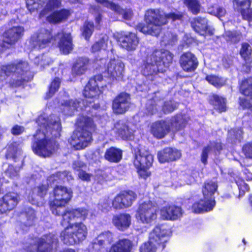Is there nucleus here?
<instances>
[{
	"mask_svg": "<svg viewBox=\"0 0 252 252\" xmlns=\"http://www.w3.org/2000/svg\"><path fill=\"white\" fill-rule=\"evenodd\" d=\"M94 31V24L92 22H86L82 28V35L87 39L90 37Z\"/></svg>",
	"mask_w": 252,
	"mask_h": 252,
	"instance_id": "6e6d98bb",
	"label": "nucleus"
},
{
	"mask_svg": "<svg viewBox=\"0 0 252 252\" xmlns=\"http://www.w3.org/2000/svg\"><path fill=\"white\" fill-rule=\"evenodd\" d=\"M210 102L214 108L219 112H223L226 110V102L224 98L216 94H212L210 96Z\"/></svg>",
	"mask_w": 252,
	"mask_h": 252,
	"instance_id": "4c0bfd02",
	"label": "nucleus"
},
{
	"mask_svg": "<svg viewBox=\"0 0 252 252\" xmlns=\"http://www.w3.org/2000/svg\"><path fill=\"white\" fill-rule=\"evenodd\" d=\"M240 91L241 93L248 97L240 98V105L243 108H248L250 114L252 116V98L249 95H252V78L245 79L241 84Z\"/></svg>",
	"mask_w": 252,
	"mask_h": 252,
	"instance_id": "ddd939ff",
	"label": "nucleus"
},
{
	"mask_svg": "<svg viewBox=\"0 0 252 252\" xmlns=\"http://www.w3.org/2000/svg\"><path fill=\"white\" fill-rule=\"evenodd\" d=\"M53 193L55 198L50 203L51 210L54 215L60 216L65 211V205L71 199L73 192L70 188L57 186Z\"/></svg>",
	"mask_w": 252,
	"mask_h": 252,
	"instance_id": "1a4fd4ad",
	"label": "nucleus"
},
{
	"mask_svg": "<svg viewBox=\"0 0 252 252\" xmlns=\"http://www.w3.org/2000/svg\"><path fill=\"white\" fill-rule=\"evenodd\" d=\"M98 2L102 3L105 6L109 8L114 11L120 12L119 8V5L116 4L115 3L110 2L107 0H96Z\"/></svg>",
	"mask_w": 252,
	"mask_h": 252,
	"instance_id": "680f3d73",
	"label": "nucleus"
},
{
	"mask_svg": "<svg viewBox=\"0 0 252 252\" xmlns=\"http://www.w3.org/2000/svg\"><path fill=\"white\" fill-rule=\"evenodd\" d=\"M172 234V228L167 223L156 225L150 233L148 240L141 245L140 252H157L158 249L163 250Z\"/></svg>",
	"mask_w": 252,
	"mask_h": 252,
	"instance_id": "7ed1b4c3",
	"label": "nucleus"
},
{
	"mask_svg": "<svg viewBox=\"0 0 252 252\" xmlns=\"http://www.w3.org/2000/svg\"><path fill=\"white\" fill-rule=\"evenodd\" d=\"M19 201V195L15 192H9L0 198V214L13 209Z\"/></svg>",
	"mask_w": 252,
	"mask_h": 252,
	"instance_id": "6ab92c4d",
	"label": "nucleus"
},
{
	"mask_svg": "<svg viewBox=\"0 0 252 252\" xmlns=\"http://www.w3.org/2000/svg\"><path fill=\"white\" fill-rule=\"evenodd\" d=\"M160 215L163 220H174L181 219L183 215V211L180 207L171 206L168 208L161 209Z\"/></svg>",
	"mask_w": 252,
	"mask_h": 252,
	"instance_id": "7c9ffc66",
	"label": "nucleus"
},
{
	"mask_svg": "<svg viewBox=\"0 0 252 252\" xmlns=\"http://www.w3.org/2000/svg\"><path fill=\"white\" fill-rule=\"evenodd\" d=\"M136 198V195L132 191H124L115 197L112 205L116 209L128 207L131 205Z\"/></svg>",
	"mask_w": 252,
	"mask_h": 252,
	"instance_id": "f3484780",
	"label": "nucleus"
},
{
	"mask_svg": "<svg viewBox=\"0 0 252 252\" xmlns=\"http://www.w3.org/2000/svg\"><path fill=\"white\" fill-rule=\"evenodd\" d=\"M182 17V13L179 12L165 14L161 12L158 9H150L148 10L145 14L147 25H139L138 29L141 32L145 34L157 36L160 32V27L166 23L167 19L175 21L181 19Z\"/></svg>",
	"mask_w": 252,
	"mask_h": 252,
	"instance_id": "f03ea898",
	"label": "nucleus"
},
{
	"mask_svg": "<svg viewBox=\"0 0 252 252\" xmlns=\"http://www.w3.org/2000/svg\"><path fill=\"white\" fill-rule=\"evenodd\" d=\"M119 41L121 46L128 51L135 50L139 43L136 35L133 33L125 35L120 38Z\"/></svg>",
	"mask_w": 252,
	"mask_h": 252,
	"instance_id": "473e14b6",
	"label": "nucleus"
},
{
	"mask_svg": "<svg viewBox=\"0 0 252 252\" xmlns=\"http://www.w3.org/2000/svg\"><path fill=\"white\" fill-rule=\"evenodd\" d=\"M208 11L210 14L219 18L223 17L225 14V10L223 8L217 5L210 6L208 8Z\"/></svg>",
	"mask_w": 252,
	"mask_h": 252,
	"instance_id": "13d9d810",
	"label": "nucleus"
},
{
	"mask_svg": "<svg viewBox=\"0 0 252 252\" xmlns=\"http://www.w3.org/2000/svg\"><path fill=\"white\" fill-rule=\"evenodd\" d=\"M216 205L214 196H204L198 202H195L192 210L196 213H201L212 211Z\"/></svg>",
	"mask_w": 252,
	"mask_h": 252,
	"instance_id": "412c9836",
	"label": "nucleus"
},
{
	"mask_svg": "<svg viewBox=\"0 0 252 252\" xmlns=\"http://www.w3.org/2000/svg\"><path fill=\"white\" fill-rule=\"evenodd\" d=\"M173 55L167 50H156L147 57L142 66L144 75L150 76L163 72L173 60Z\"/></svg>",
	"mask_w": 252,
	"mask_h": 252,
	"instance_id": "39448f33",
	"label": "nucleus"
},
{
	"mask_svg": "<svg viewBox=\"0 0 252 252\" xmlns=\"http://www.w3.org/2000/svg\"><path fill=\"white\" fill-rule=\"evenodd\" d=\"M108 44V37H103L99 41L95 43L92 47L93 52H96L101 50H105L107 49Z\"/></svg>",
	"mask_w": 252,
	"mask_h": 252,
	"instance_id": "a18cd8bd",
	"label": "nucleus"
},
{
	"mask_svg": "<svg viewBox=\"0 0 252 252\" xmlns=\"http://www.w3.org/2000/svg\"><path fill=\"white\" fill-rule=\"evenodd\" d=\"M63 217L64 220L72 219H79L85 220L90 219L89 217V213L87 210L84 208H78L76 209H71L66 210L60 214Z\"/></svg>",
	"mask_w": 252,
	"mask_h": 252,
	"instance_id": "c85d7f7f",
	"label": "nucleus"
},
{
	"mask_svg": "<svg viewBox=\"0 0 252 252\" xmlns=\"http://www.w3.org/2000/svg\"><path fill=\"white\" fill-rule=\"evenodd\" d=\"M205 79L209 84L216 88L221 87L226 82L225 79L215 75H208L206 76Z\"/></svg>",
	"mask_w": 252,
	"mask_h": 252,
	"instance_id": "a19ab883",
	"label": "nucleus"
},
{
	"mask_svg": "<svg viewBox=\"0 0 252 252\" xmlns=\"http://www.w3.org/2000/svg\"><path fill=\"white\" fill-rule=\"evenodd\" d=\"M153 101H150L147 104L146 109L148 114L153 115L158 112L157 105L153 103Z\"/></svg>",
	"mask_w": 252,
	"mask_h": 252,
	"instance_id": "0e129e2a",
	"label": "nucleus"
},
{
	"mask_svg": "<svg viewBox=\"0 0 252 252\" xmlns=\"http://www.w3.org/2000/svg\"><path fill=\"white\" fill-rule=\"evenodd\" d=\"M233 4L234 9L241 12L244 19L252 21V8H250L251 0H233Z\"/></svg>",
	"mask_w": 252,
	"mask_h": 252,
	"instance_id": "5701e85b",
	"label": "nucleus"
},
{
	"mask_svg": "<svg viewBox=\"0 0 252 252\" xmlns=\"http://www.w3.org/2000/svg\"><path fill=\"white\" fill-rule=\"evenodd\" d=\"M252 48L250 45L247 43H243L242 44V47L240 51V54L241 57L247 62L246 63H249L250 56L252 53Z\"/></svg>",
	"mask_w": 252,
	"mask_h": 252,
	"instance_id": "3c124183",
	"label": "nucleus"
},
{
	"mask_svg": "<svg viewBox=\"0 0 252 252\" xmlns=\"http://www.w3.org/2000/svg\"><path fill=\"white\" fill-rule=\"evenodd\" d=\"M104 158L110 162H118L122 159V151L115 147H111L106 151Z\"/></svg>",
	"mask_w": 252,
	"mask_h": 252,
	"instance_id": "f704fd0d",
	"label": "nucleus"
},
{
	"mask_svg": "<svg viewBox=\"0 0 252 252\" xmlns=\"http://www.w3.org/2000/svg\"><path fill=\"white\" fill-rule=\"evenodd\" d=\"M88 250L89 252H105L106 248L95 239L89 244Z\"/></svg>",
	"mask_w": 252,
	"mask_h": 252,
	"instance_id": "37998d69",
	"label": "nucleus"
},
{
	"mask_svg": "<svg viewBox=\"0 0 252 252\" xmlns=\"http://www.w3.org/2000/svg\"><path fill=\"white\" fill-rule=\"evenodd\" d=\"M43 3H44V0H27V8L31 13L34 12L35 10H37L40 7H42Z\"/></svg>",
	"mask_w": 252,
	"mask_h": 252,
	"instance_id": "864d4df0",
	"label": "nucleus"
},
{
	"mask_svg": "<svg viewBox=\"0 0 252 252\" xmlns=\"http://www.w3.org/2000/svg\"><path fill=\"white\" fill-rule=\"evenodd\" d=\"M191 24L193 30L200 35H211L214 33V29L208 25V20L205 18H195L191 21Z\"/></svg>",
	"mask_w": 252,
	"mask_h": 252,
	"instance_id": "aec40b11",
	"label": "nucleus"
},
{
	"mask_svg": "<svg viewBox=\"0 0 252 252\" xmlns=\"http://www.w3.org/2000/svg\"><path fill=\"white\" fill-rule=\"evenodd\" d=\"M25 30L22 26H16L7 30L4 33L3 42L10 45L14 44L24 35Z\"/></svg>",
	"mask_w": 252,
	"mask_h": 252,
	"instance_id": "4be33fe9",
	"label": "nucleus"
},
{
	"mask_svg": "<svg viewBox=\"0 0 252 252\" xmlns=\"http://www.w3.org/2000/svg\"><path fill=\"white\" fill-rule=\"evenodd\" d=\"M180 62L182 68L187 72L194 71L198 65L196 58L190 52L183 54L181 57Z\"/></svg>",
	"mask_w": 252,
	"mask_h": 252,
	"instance_id": "bb28decb",
	"label": "nucleus"
},
{
	"mask_svg": "<svg viewBox=\"0 0 252 252\" xmlns=\"http://www.w3.org/2000/svg\"><path fill=\"white\" fill-rule=\"evenodd\" d=\"M3 168L4 175L10 178H17L19 175V167L4 164L3 166Z\"/></svg>",
	"mask_w": 252,
	"mask_h": 252,
	"instance_id": "79ce46f5",
	"label": "nucleus"
},
{
	"mask_svg": "<svg viewBox=\"0 0 252 252\" xmlns=\"http://www.w3.org/2000/svg\"><path fill=\"white\" fill-rule=\"evenodd\" d=\"M88 229L82 221L69 224L61 233L60 237L63 242L67 245L79 244L86 239Z\"/></svg>",
	"mask_w": 252,
	"mask_h": 252,
	"instance_id": "0eeeda50",
	"label": "nucleus"
},
{
	"mask_svg": "<svg viewBox=\"0 0 252 252\" xmlns=\"http://www.w3.org/2000/svg\"><path fill=\"white\" fill-rule=\"evenodd\" d=\"M156 208L150 200L144 201L139 205L135 215L139 220H152L157 219Z\"/></svg>",
	"mask_w": 252,
	"mask_h": 252,
	"instance_id": "f8f14e48",
	"label": "nucleus"
},
{
	"mask_svg": "<svg viewBox=\"0 0 252 252\" xmlns=\"http://www.w3.org/2000/svg\"><path fill=\"white\" fill-rule=\"evenodd\" d=\"M58 103H61L59 106L62 113L64 115L71 116L79 108L81 102L76 100H67L63 99L61 100V102H58Z\"/></svg>",
	"mask_w": 252,
	"mask_h": 252,
	"instance_id": "2f4dec72",
	"label": "nucleus"
},
{
	"mask_svg": "<svg viewBox=\"0 0 252 252\" xmlns=\"http://www.w3.org/2000/svg\"><path fill=\"white\" fill-rule=\"evenodd\" d=\"M61 84V80L59 78H55L51 82L49 92L47 94V97H51L56 92H57Z\"/></svg>",
	"mask_w": 252,
	"mask_h": 252,
	"instance_id": "5fc2aeb1",
	"label": "nucleus"
},
{
	"mask_svg": "<svg viewBox=\"0 0 252 252\" xmlns=\"http://www.w3.org/2000/svg\"><path fill=\"white\" fill-rule=\"evenodd\" d=\"M218 185L215 181H208L205 183L202 189V193L204 196H213L214 193L217 189Z\"/></svg>",
	"mask_w": 252,
	"mask_h": 252,
	"instance_id": "ea45409f",
	"label": "nucleus"
},
{
	"mask_svg": "<svg viewBox=\"0 0 252 252\" xmlns=\"http://www.w3.org/2000/svg\"><path fill=\"white\" fill-rule=\"evenodd\" d=\"M48 186L47 185H39L30 191L28 196H31L32 204L40 206L43 204V198L47 194Z\"/></svg>",
	"mask_w": 252,
	"mask_h": 252,
	"instance_id": "a878e982",
	"label": "nucleus"
},
{
	"mask_svg": "<svg viewBox=\"0 0 252 252\" xmlns=\"http://www.w3.org/2000/svg\"><path fill=\"white\" fill-rule=\"evenodd\" d=\"M25 214L28 215V218L32 219V220L37 219V218L36 217V213H35V211L32 208V209H28L26 210V211L25 212Z\"/></svg>",
	"mask_w": 252,
	"mask_h": 252,
	"instance_id": "774afa93",
	"label": "nucleus"
},
{
	"mask_svg": "<svg viewBox=\"0 0 252 252\" xmlns=\"http://www.w3.org/2000/svg\"><path fill=\"white\" fill-rule=\"evenodd\" d=\"M184 3L194 14H197L200 11V5L197 0H184Z\"/></svg>",
	"mask_w": 252,
	"mask_h": 252,
	"instance_id": "603ef678",
	"label": "nucleus"
},
{
	"mask_svg": "<svg viewBox=\"0 0 252 252\" xmlns=\"http://www.w3.org/2000/svg\"><path fill=\"white\" fill-rule=\"evenodd\" d=\"M177 106V104L172 101H166L164 103L161 110L164 114L169 113L174 111Z\"/></svg>",
	"mask_w": 252,
	"mask_h": 252,
	"instance_id": "bf43d9fd",
	"label": "nucleus"
},
{
	"mask_svg": "<svg viewBox=\"0 0 252 252\" xmlns=\"http://www.w3.org/2000/svg\"><path fill=\"white\" fill-rule=\"evenodd\" d=\"M55 117L54 115L51 116L49 121L45 114H43L39 116L36 121L39 128L34 136L32 148L33 152L39 156L49 157L55 150V142L50 137L49 132L57 137L62 127L59 118Z\"/></svg>",
	"mask_w": 252,
	"mask_h": 252,
	"instance_id": "f257e3e1",
	"label": "nucleus"
},
{
	"mask_svg": "<svg viewBox=\"0 0 252 252\" xmlns=\"http://www.w3.org/2000/svg\"><path fill=\"white\" fill-rule=\"evenodd\" d=\"M89 60L87 58L78 59L72 67V73L75 75H80L85 73L87 69Z\"/></svg>",
	"mask_w": 252,
	"mask_h": 252,
	"instance_id": "c9c22d12",
	"label": "nucleus"
},
{
	"mask_svg": "<svg viewBox=\"0 0 252 252\" xmlns=\"http://www.w3.org/2000/svg\"><path fill=\"white\" fill-rule=\"evenodd\" d=\"M222 150V146L220 142H211L203 150L201 155V161L204 164H206L207 160L208 154H213L215 155L219 154Z\"/></svg>",
	"mask_w": 252,
	"mask_h": 252,
	"instance_id": "72a5a7b5",
	"label": "nucleus"
},
{
	"mask_svg": "<svg viewBox=\"0 0 252 252\" xmlns=\"http://www.w3.org/2000/svg\"><path fill=\"white\" fill-rule=\"evenodd\" d=\"M52 62L51 59L47 56L41 55L35 59L34 63L37 64H40L41 66H44L46 65H49Z\"/></svg>",
	"mask_w": 252,
	"mask_h": 252,
	"instance_id": "052dcab7",
	"label": "nucleus"
},
{
	"mask_svg": "<svg viewBox=\"0 0 252 252\" xmlns=\"http://www.w3.org/2000/svg\"><path fill=\"white\" fill-rule=\"evenodd\" d=\"M22 151L19 145L15 142L8 146L7 148V153L6 155L7 158H13L15 159L19 158L20 159H22L21 156Z\"/></svg>",
	"mask_w": 252,
	"mask_h": 252,
	"instance_id": "58836bf2",
	"label": "nucleus"
},
{
	"mask_svg": "<svg viewBox=\"0 0 252 252\" xmlns=\"http://www.w3.org/2000/svg\"><path fill=\"white\" fill-rule=\"evenodd\" d=\"M234 181L237 184L239 190V198L243 196L245 192L249 190V187L244 181L238 176L234 177Z\"/></svg>",
	"mask_w": 252,
	"mask_h": 252,
	"instance_id": "8fccbe9b",
	"label": "nucleus"
},
{
	"mask_svg": "<svg viewBox=\"0 0 252 252\" xmlns=\"http://www.w3.org/2000/svg\"><path fill=\"white\" fill-rule=\"evenodd\" d=\"M29 67L28 63L26 62L19 63L17 64H8L2 66L0 68V81L5 79L6 76L13 74V75L20 74L24 75V72H27Z\"/></svg>",
	"mask_w": 252,
	"mask_h": 252,
	"instance_id": "4468645a",
	"label": "nucleus"
},
{
	"mask_svg": "<svg viewBox=\"0 0 252 252\" xmlns=\"http://www.w3.org/2000/svg\"><path fill=\"white\" fill-rule=\"evenodd\" d=\"M102 79V76L98 75L89 80L83 91V95L86 98L93 99V102L97 98L101 93L97 81H100Z\"/></svg>",
	"mask_w": 252,
	"mask_h": 252,
	"instance_id": "2eb2a0df",
	"label": "nucleus"
},
{
	"mask_svg": "<svg viewBox=\"0 0 252 252\" xmlns=\"http://www.w3.org/2000/svg\"><path fill=\"white\" fill-rule=\"evenodd\" d=\"M100 244L106 248V246L110 245L113 242L112 234L109 231L101 233L96 238Z\"/></svg>",
	"mask_w": 252,
	"mask_h": 252,
	"instance_id": "c03bdc74",
	"label": "nucleus"
},
{
	"mask_svg": "<svg viewBox=\"0 0 252 252\" xmlns=\"http://www.w3.org/2000/svg\"><path fill=\"white\" fill-rule=\"evenodd\" d=\"M76 124L81 130L73 132L69 142L75 150H80L91 143L93 140L92 131L94 130L95 125L90 118L85 116L79 117Z\"/></svg>",
	"mask_w": 252,
	"mask_h": 252,
	"instance_id": "20e7f679",
	"label": "nucleus"
},
{
	"mask_svg": "<svg viewBox=\"0 0 252 252\" xmlns=\"http://www.w3.org/2000/svg\"><path fill=\"white\" fill-rule=\"evenodd\" d=\"M53 40L51 31L41 28L31 36L29 42L32 48L40 49L49 46Z\"/></svg>",
	"mask_w": 252,
	"mask_h": 252,
	"instance_id": "9b49d317",
	"label": "nucleus"
},
{
	"mask_svg": "<svg viewBox=\"0 0 252 252\" xmlns=\"http://www.w3.org/2000/svg\"><path fill=\"white\" fill-rule=\"evenodd\" d=\"M133 242L128 238L120 239L113 244L108 252H133Z\"/></svg>",
	"mask_w": 252,
	"mask_h": 252,
	"instance_id": "cd10ccee",
	"label": "nucleus"
},
{
	"mask_svg": "<svg viewBox=\"0 0 252 252\" xmlns=\"http://www.w3.org/2000/svg\"><path fill=\"white\" fill-rule=\"evenodd\" d=\"M130 105V95L127 93H122L118 95L113 100V111L116 114H124L128 110Z\"/></svg>",
	"mask_w": 252,
	"mask_h": 252,
	"instance_id": "dca6fc26",
	"label": "nucleus"
},
{
	"mask_svg": "<svg viewBox=\"0 0 252 252\" xmlns=\"http://www.w3.org/2000/svg\"><path fill=\"white\" fill-rule=\"evenodd\" d=\"M97 64L100 66L98 70L103 76L113 81L119 80L124 76L125 65L118 59H101L97 61Z\"/></svg>",
	"mask_w": 252,
	"mask_h": 252,
	"instance_id": "6e6552de",
	"label": "nucleus"
},
{
	"mask_svg": "<svg viewBox=\"0 0 252 252\" xmlns=\"http://www.w3.org/2000/svg\"><path fill=\"white\" fill-rule=\"evenodd\" d=\"M223 36L227 41L231 43H236L240 40L241 34L239 32H232L227 31L224 33Z\"/></svg>",
	"mask_w": 252,
	"mask_h": 252,
	"instance_id": "49530a36",
	"label": "nucleus"
},
{
	"mask_svg": "<svg viewBox=\"0 0 252 252\" xmlns=\"http://www.w3.org/2000/svg\"><path fill=\"white\" fill-rule=\"evenodd\" d=\"M130 124H126L123 121L118 122L114 126L113 130L124 139H131L134 130L130 127Z\"/></svg>",
	"mask_w": 252,
	"mask_h": 252,
	"instance_id": "c756f323",
	"label": "nucleus"
},
{
	"mask_svg": "<svg viewBox=\"0 0 252 252\" xmlns=\"http://www.w3.org/2000/svg\"><path fill=\"white\" fill-rule=\"evenodd\" d=\"M243 131L241 129H231L228 132V136L234 142H240L242 138Z\"/></svg>",
	"mask_w": 252,
	"mask_h": 252,
	"instance_id": "4d7b16f0",
	"label": "nucleus"
},
{
	"mask_svg": "<svg viewBox=\"0 0 252 252\" xmlns=\"http://www.w3.org/2000/svg\"><path fill=\"white\" fill-rule=\"evenodd\" d=\"M61 5V0H50L45 8L40 12L39 16L42 17L46 15L47 11L54 9Z\"/></svg>",
	"mask_w": 252,
	"mask_h": 252,
	"instance_id": "09e8293b",
	"label": "nucleus"
},
{
	"mask_svg": "<svg viewBox=\"0 0 252 252\" xmlns=\"http://www.w3.org/2000/svg\"><path fill=\"white\" fill-rule=\"evenodd\" d=\"M181 157V152L176 148H166L158 153V160L161 163L176 160Z\"/></svg>",
	"mask_w": 252,
	"mask_h": 252,
	"instance_id": "b1692460",
	"label": "nucleus"
},
{
	"mask_svg": "<svg viewBox=\"0 0 252 252\" xmlns=\"http://www.w3.org/2000/svg\"><path fill=\"white\" fill-rule=\"evenodd\" d=\"M46 238H39L36 244H31L30 245L24 248L22 252H53V242H47L48 235H45Z\"/></svg>",
	"mask_w": 252,
	"mask_h": 252,
	"instance_id": "a211bd4d",
	"label": "nucleus"
},
{
	"mask_svg": "<svg viewBox=\"0 0 252 252\" xmlns=\"http://www.w3.org/2000/svg\"><path fill=\"white\" fill-rule=\"evenodd\" d=\"M114 224L120 230H124L129 226L131 221H114Z\"/></svg>",
	"mask_w": 252,
	"mask_h": 252,
	"instance_id": "338daca9",
	"label": "nucleus"
},
{
	"mask_svg": "<svg viewBox=\"0 0 252 252\" xmlns=\"http://www.w3.org/2000/svg\"><path fill=\"white\" fill-rule=\"evenodd\" d=\"M153 157L148 152L138 150L135 152L133 164L140 177L146 179L151 175L148 170L152 166Z\"/></svg>",
	"mask_w": 252,
	"mask_h": 252,
	"instance_id": "9d476101",
	"label": "nucleus"
},
{
	"mask_svg": "<svg viewBox=\"0 0 252 252\" xmlns=\"http://www.w3.org/2000/svg\"><path fill=\"white\" fill-rule=\"evenodd\" d=\"M187 120L182 115H178L167 121H158L152 124L151 132L156 138L161 139L170 131H177L185 127Z\"/></svg>",
	"mask_w": 252,
	"mask_h": 252,
	"instance_id": "423d86ee",
	"label": "nucleus"
},
{
	"mask_svg": "<svg viewBox=\"0 0 252 252\" xmlns=\"http://www.w3.org/2000/svg\"><path fill=\"white\" fill-rule=\"evenodd\" d=\"M55 40H58V47L63 54H68L73 49L72 38L70 33L63 32L59 33Z\"/></svg>",
	"mask_w": 252,
	"mask_h": 252,
	"instance_id": "393cba45",
	"label": "nucleus"
},
{
	"mask_svg": "<svg viewBox=\"0 0 252 252\" xmlns=\"http://www.w3.org/2000/svg\"><path fill=\"white\" fill-rule=\"evenodd\" d=\"M68 10L63 9L61 11H56L47 17L48 22L51 23H57L65 20L68 15Z\"/></svg>",
	"mask_w": 252,
	"mask_h": 252,
	"instance_id": "e433bc0d",
	"label": "nucleus"
},
{
	"mask_svg": "<svg viewBox=\"0 0 252 252\" xmlns=\"http://www.w3.org/2000/svg\"><path fill=\"white\" fill-rule=\"evenodd\" d=\"M119 10L120 12L118 11H115L117 14H119L120 15H122V17L124 19L126 20H128L130 19V18L132 17V11L130 9H123L121 8L119 6Z\"/></svg>",
	"mask_w": 252,
	"mask_h": 252,
	"instance_id": "e2e57ef3",
	"label": "nucleus"
},
{
	"mask_svg": "<svg viewBox=\"0 0 252 252\" xmlns=\"http://www.w3.org/2000/svg\"><path fill=\"white\" fill-rule=\"evenodd\" d=\"M72 179V176L69 174V172L64 171L60 172L56 175H53V176L50 177L49 180L65 182V180L69 181Z\"/></svg>",
	"mask_w": 252,
	"mask_h": 252,
	"instance_id": "de8ad7c7",
	"label": "nucleus"
},
{
	"mask_svg": "<svg viewBox=\"0 0 252 252\" xmlns=\"http://www.w3.org/2000/svg\"><path fill=\"white\" fill-rule=\"evenodd\" d=\"M243 151L247 158H252V142L246 144L243 148Z\"/></svg>",
	"mask_w": 252,
	"mask_h": 252,
	"instance_id": "69168bd1",
	"label": "nucleus"
}]
</instances>
